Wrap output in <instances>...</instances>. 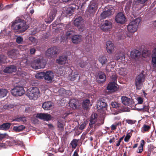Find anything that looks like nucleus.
Instances as JSON below:
<instances>
[{"mask_svg":"<svg viewBox=\"0 0 156 156\" xmlns=\"http://www.w3.org/2000/svg\"><path fill=\"white\" fill-rule=\"evenodd\" d=\"M76 9V5L75 4H73L72 5H70L67 8L66 12L68 14H72L74 12Z\"/></svg>","mask_w":156,"mask_h":156,"instance_id":"28","label":"nucleus"},{"mask_svg":"<svg viewBox=\"0 0 156 156\" xmlns=\"http://www.w3.org/2000/svg\"><path fill=\"white\" fill-rule=\"evenodd\" d=\"M58 126V128H60L61 129H63V125L62 123L61 122H58L57 123Z\"/></svg>","mask_w":156,"mask_h":156,"instance_id":"58","label":"nucleus"},{"mask_svg":"<svg viewBox=\"0 0 156 156\" xmlns=\"http://www.w3.org/2000/svg\"><path fill=\"white\" fill-rule=\"evenodd\" d=\"M112 15L110 14L108 12L104 10V11L101 13V16L102 19H105L107 17H109L111 16Z\"/></svg>","mask_w":156,"mask_h":156,"instance_id":"36","label":"nucleus"},{"mask_svg":"<svg viewBox=\"0 0 156 156\" xmlns=\"http://www.w3.org/2000/svg\"><path fill=\"white\" fill-rule=\"evenodd\" d=\"M78 140L73 139L71 142L70 144L72 146L73 148H75L77 145V143Z\"/></svg>","mask_w":156,"mask_h":156,"instance_id":"43","label":"nucleus"},{"mask_svg":"<svg viewBox=\"0 0 156 156\" xmlns=\"http://www.w3.org/2000/svg\"><path fill=\"white\" fill-rule=\"evenodd\" d=\"M30 64L31 67L37 69L44 68L46 64V62L42 59L38 58L35 59H32L30 61Z\"/></svg>","mask_w":156,"mask_h":156,"instance_id":"2","label":"nucleus"},{"mask_svg":"<svg viewBox=\"0 0 156 156\" xmlns=\"http://www.w3.org/2000/svg\"><path fill=\"white\" fill-rule=\"evenodd\" d=\"M90 102L88 99L84 100L82 103V107L83 109L87 110L89 109Z\"/></svg>","mask_w":156,"mask_h":156,"instance_id":"22","label":"nucleus"},{"mask_svg":"<svg viewBox=\"0 0 156 156\" xmlns=\"http://www.w3.org/2000/svg\"><path fill=\"white\" fill-rule=\"evenodd\" d=\"M54 76L53 73L51 71H47L44 72V79L48 83L52 82Z\"/></svg>","mask_w":156,"mask_h":156,"instance_id":"11","label":"nucleus"},{"mask_svg":"<svg viewBox=\"0 0 156 156\" xmlns=\"http://www.w3.org/2000/svg\"><path fill=\"white\" fill-rule=\"evenodd\" d=\"M78 1L77 3L81 5L82 8H83L84 5L86 4L85 1H83V0H77Z\"/></svg>","mask_w":156,"mask_h":156,"instance_id":"50","label":"nucleus"},{"mask_svg":"<svg viewBox=\"0 0 156 156\" xmlns=\"http://www.w3.org/2000/svg\"><path fill=\"white\" fill-rule=\"evenodd\" d=\"M117 126L115 125H112L111 126V129L112 130H115L116 129Z\"/></svg>","mask_w":156,"mask_h":156,"instance_id":"61","label":"nucleus"},{"mask_svg":"<svg viewBox=\"0 0 156 156\" xmlns=\"http://www.w3.org/2000/svg\"><path fill=\"white\" fill-rule=\"evenodd\" d=\"M106 45L107 52L109 53H112L114 48L113 44L111 41H108L106 43Z\"/></svg>","mask_w":156,"mask_h":156,"instance_id":"24","label":"nucleus"},{"mask_svg":"<svg viewBox=\"0 0 156 156\" xmlns=\"http://www.w3.org/2000/svg\"><path fill=\"white\" fill-rule=\"evenodd\" d=\"M40 91L37 87H30L27 91V94L30 100H36L40 97Z\"/></svg>","mask_w":156,"mask_h":156,"instance_id":"3","label":"nucleus"},{"mask_svg":"<svg viewBox=\"0 0 156 156\" xmlns=\"http://www.w3.org/2000/svg\"><path fill=\"white\" fill-rule=\"evenodd\" d=\"M42 106L45 110H50L53 108L52 103L51 101L44 102L42 104Z\"/></svg>","mask_w":156,"mask_h":156,"instance_id":"21","label":"nucleus"},{"mask_svg":"<svg viewBox=\"0 0 156 156\" xmlns=\"http://www.w3.org/2000/svg\"><path fill=\"white\" fill-rule=\"evenodd\" d=\"M131 137V135H130L129 133H128L127 135L124 138V141L126 142H128L129 139Z\"/></svg>","mask_w":156,"mask_h":156,"instance_id":"53","label":"nucleus"},{"mask_svg":"<svg viewBox=\"0 0 156 156\" xmlns=\"http://www.w3.org/2000/svg\"><path fill=\"white\" fill-rule=\"evenodd\" d=\"M72 156H79L78 152L76 151H75Z\"/></svg>","mask_w":156,"mask_h":156,"instance_id":"64","label":"nucleus"},{"mask_svg":"<svg viewBox=\"0 0 156 156\" xmlns=\"http://www.w3.org/2000/svg\"><path fill=\"white\" fill-rule=\"evenodd\" d=\"M137 101L138 104H141L143 102V99L142 98L138 97L137 98Z\"/></svg>","mask_w":156,"mask_h":156,"instance_id":"57","label":"nucleus"},{"mask_svg":"<svg viewBox=\"0 0 156 156\" xmlns=\"http://www.w3.org/2000/svg\"><path fill=\"white\" fill-rule=\"evenodd\" d=\"M136 3L143 4L145 3L146 1L145 0H135Z\"/></svg>","mask_w":156,"mask_h":156,"instance_id":"54","label":"nucleus"},{"mask_svg":"<svg viewBox=\"0 0 156 156\" xmlns=\"http://www.w3.org/2000/svg\"><path fill=\"white\" fill-rule=\"evenodd\" d=\"M99 79L98 82L101 83H102L105 81L106 80V76L105 74L102 72H101L98 74Z\"/></svg>","mask_w":156,"mask_h":156,"instance_id":"30","label":"nucleus"},{"mask_svg":"<svg viewBox=\"0 0 156 156\" xmlns=\"http://www.w3.org/2000/svg\"><path fill=\"white\" fill-rule=\"evenodd\" d=\"M111 105L113 108H117L120 106V104L116 102H112L111 103Z\"/></svg>","mask_w":156,"mask_h":156,"instance_id":"49","label":"nucleus"},{"mask_svg":"<svg viewBox=\"0 0 156 156\" xmlns=\"http://www.w3.org/2000/svg\"><path fill=\"white\" fill-rule=\"evenodd\" d=\"M73 32L72 31H68L66 34V37L67 39H68L69 38V37H70V35H71L72 33Z\"/></svg>","mask_w":156,"mask_h":156,"instance_id":"55","label":"nucleus"},{"mask_svg":"<svg viewBox=\"0 0 156 156\" xmlns=\"http://www.w3.org/2000/svg\"><path fill=\"white\" fill-rule=\"evenodd\" d=\"M72 42L74 44H78L82 41V36L81 35H75L71 38Z\"/></svg>","mask_w":156,"mask_h":156,"instance_id":"23","label":"nucleus"},{"mask_svg":"<svg viewBox=\"0 0 156 156\" xmlns=\"http://www.w3.org/2000/svg\"><path fill=\"white\" fill-rule=\"evenodd\" d=\"M152 55L151 64L153 67L156 68V48L153 51Z\"/></svg>","mask_w":156,"mask_h":156,"instance_id":"25","label":"nucleus"},{"mask_svg":"<svg viewBox=\"0 0 156 156\" xmlns=\"http://www.w3.org/2000/svg\"><path fill=\"white\" fill-rule=\"evenodd\" d=\"M59 152L62 153L64 151V149L62 147H60L58 149Z\"/></svg>","mask_w":156,"mask_h":156,"instance_id":"62","label":"nucleus"},{"mask_svg":"<svg viewBox=\"0 0 156 156\" xmlns=\"http://www.w3.org/2000/svg\"><path fill=\"white\" fill-rule=\"evenodd\" d=\"M78 102L75 99L71 100L69 102V106L73 109L77 108V104Z\"/></svg>","mask_w":156,"mask_h":156,"instance_id":"29","label":"nucleus"},{"mask_svg":"<svg viewBox=\"0 0 156 156\" xmlns=\"http://www.w3.org/2000/svg\"><path fill=\"white\" fill-rule=\"evenodd\" d=\"M11 125V124L9 122L3 123L0 126V129L2 130H7L9 128Z\"/></svg>","mask_w":156,"mask_h":156,"instance_id":"34","label":"nucleus"},{"mask_svg":"<svg viewBox=\"0 0 156 156\" xmlns=\"http://www.w3.org/2000/svg\"><path fill=\"white\" fill-rule=\"evenodd\" d=\"M98 60L102 66L105 65L108 62L107 58L105 56H102L100 57Z\"/></svg>","mask_w":156,"mask_h":156,"instance_id":"37","label":"nucleus"},{"mask_svg":"<svg viewBox=\"0 0 156 156\" xmlns=\"http://www.w3.org/2000/svg\"><path fill=\"white\" fill-rule=\"evenodd\" d=\"M23 40V38L21 36L17 37L16 38V42L18 44H22Z\"/></svg>","mask_w":156,"mask_h":156,"instance_id":"47","label":"nucleus"},{"mask_svg":"<svg viewBox=\"0 0 156 156\" xmlns=\"http://www.w3.org/2000/svg\"><path fill=\"white\" fill-rule=\"evenodd\" d=\"M18 51L15 49H12L8 52L7 55L9 57L12 58H16L18 54Z\"/></svg>","mask_w":156,"mask_h":156,"instance_id":"18","label":"nucleus"},{"mask_svg":"<svg viewBox=\"0 0 156 156\" xmlns=\"http://www.w3.org/2000/svg\"><path fill=\"white\" fill-rule=\"evenodd\" d=\"M0 112H2L5 110L9 108V106L8 105H3L1 103H0Z\"/></svg>","mask_w":156,"mask_h":156,"instance_id":"40","label":"nucleus"},{"mask_svg":"<svg viewBox=\"0 0 156 156\" xmlns=\"http://www.w3.org/2000/svg\"><path fill=\"white\" fill-rule=\"evenodd\" d=\"M126 122L129 124H133L136 122L135 120H132L130 119H126Z\"/></svg>","mask_w":156,"mask_h":156,"instance_id":"51","label":"nucleus"},{"mask_svg":"<svg viewBox=\"0 0 156 156\" xmlns=\"http://www.w3.org/2000/svg\"><path fill=\"white\" fill-rule=\"evenodd\" d=\"M57 52L58 49L56 47H51L46 51L45 55L48 58H55L56 56Z\"/></svg>","mask_w":156,"mask_h":156,"instance_id":"7","label":"nucleus"},{"mask_svg":"<svg viewBox=\"0 0 156 156\" xmlns=\"http://www.w3.org/2000/svg\"><path fill=\"white\" fill-rule=\"evenodd\" d=\"M12 121H16L18 122H25L26 121V119L25 117H19V116L14 117L13 118Z\"/></svg>","mask_w":156,"mask_h":156,"instance_id":"31","label":"nucleus"},{"mask_svg":"<svg viewBox=\"0 0 156 156\" xmlns=\"http://www.w3.org/2000/svg\"><path fill=\"white\" fill-rule=\"evenodd\" d=\"M74 24L75 26L81 27L84 25V20L81 16H79L74 20Z\"/></svg>","mask_w":156,"mask_h":156,"instance_id":"10","label":"nucleus"},{"mask_svg":"<svg viewBox=\"0 0 156 156\" xmlns=\"http://www.w3.org/2000/svg\"><path fill=\"white\" fill-rule=\"evenodd\" d=\"M11 93L14 96H20L25 93L23 87L20 86H16L11 90Z\"/></svg>","mask_w":156,"mask_h":156,"instance_id":"6","label":"nucleus"},{"mask_svg":"<svg viewBox=\"0 0 156 156\" xmlns=\"http://www.w3.org/2000/svg\"><path fill=\"white\" fill-rule=\"evenodd\" d=\"M16 70V67L14 65H11L6 67L4 69L3 71L5 73H11L15 72Z\"/></svg>","mask_w":156,"mask_h":156,"instance_id":"15","label":"nucleus"},{"mask_svg":"<svg viewBox=\"0 0 156 156\" xmlns=\"http://www.w3.org/2000/svg\"><path fill=\"white\" fill-rule=\"evenodd\" d=\"M112 27V23L108 20L105 21L104 23L101 26V29L103 31H106L109 30Z\"/></svg>","mask_w":156,"mask_h":156,"instance_id":"12","label":"nucleus"},{"mask_svg":"<svg viewBox=\"0 0 156 156\" xmlns=\"http://www.w3.org/2000/svg\"><path fill=\"white\" fill-rule=\"evenodd\" d=\"M125 57V56L124 55L120 54L119 55L116 56L115 59L117 60H118L119 59H121L122 60H124Z\"/></svg>","mask_w":156,"mask_h":156,"instance_id":"46","label":"nucleus"},{"mask_svg":"<svg viewBox=\"0 0 156 156\" xmlns=\"http://www.w3.org/2000/svg\"><path fill=\"white\" fill-rule=\"evenodd\" d=\"M8 93L6 89H0V98H2L6 96Z\"/></svg>","mask_w":156,"mask_h":156,"instance_id":"39","label":"nucleus"},{"mask_svg":"<svg viewBox=\"0 0 156 156\" xmlns=\"http://www.w3.org/2000/svg\"><path fill=\"white\" fill-rule=\"evenodd\" d=\"M36 51V50L34 48H31L30 49V53L31 54H34Z\"/></svg>","mask_w":156,"mask_h":156,"instance_id":"56","label":"nucleus"},{"mask_svg":"<svg viewBox=\"0 0 156 156\" xmlns=\"http://www.w3.org/2000/svg\"><path fill=\"white\" fill-rule=\"evenodd\" d=\"M151 128V125L144 124L142 128V129L143 130V132L144 133L145 132H148L150 129Z\"/></svg>","mask_w":156,"mask_h":156,"instance_id":"38","label":"nucleus"},{"mask_svg":"<svg viewBox=\"0 0 156 156\" xmlns=\"http://www.w3.org/2000/svg\"><path fill=\"white\" fill-rule=\"evenodd\" d=\"M144 71H142L141 73L136 76L135 79V84L136 90L141 89L143 83L145 81V75L144 73Z\"/></svg>","mask_w":156,"mask_h":156,"instance_id":"4","label":"nucleus"},{"mask_svg":"<svg viewBox=\"0 0 156 156\" xmlns=\"http://www.w3.org/2000/svg\"><path fill=\"white\" fill-rule=\"evenodd\" d=\"M97 4L95 1L91 2L89 6V12L90 13L94 12L97 9Z\"/></svg>","mask_w":156,"mask_h":156,"instance_id":"16","label":"nucleus"},{"mask_svg":"<svg viewBox=\"0 0 156 156\" xmlns=\"http://www.w3.org/2000/svg\"><path fill=\"white\" fill-rule=\"evenodd\" d=\"M27 60L26 59H23L20 62V65L22 67H24L27 65Z\"/></svg>","mask_w":156,"mask_h":156,"instance_id":"45","label":"nucleus"},{"mask_svg":"<svg viewBox=\"0 0 156 156\" xmlns=\"http://www.w3.org/2000/svg\"><path fill=\"white\" fill-rule=\"evenodd\" d=\"M126 18L122 12L118 13L115 17V21L118 23L123 24L126 21Z\"/></svg>","mask_w":156,"mask_h":156,"instance_id":"8","label":"nucleus"},{"mask_svg":"<svg viewBox=\"0 0 156 156\" xmlns=\"http://www.w3.org/2000/svg\"><path fill=\"white\" fill-rule=\"evenodd\" d=\"M13 5V4L6 5L5 7V9H8L11 8L12 7Z\"/></svg>","mask_w":156,"mask_h":156,"instance_id":"59","label":"nucleus"},{"mask_svg":"<svg viewBox=\"0 0 156 156\" xmlns=\"http://www.w3.org/2000/svg\"><path fill=\"white\" fill-rule=\"evenodd\" d=\"M140 22V19L137 18L133 21L130 22L127 26L128 31L131 33H133L136 30Z\"/></svg>","mask_w":156,"mask_h":156,"instance_id":"5","label":"nucleus"},{"mask_svg":"<svg viewBox=\"0 0 156 156\" xmlns=\"http://www.w3.org/2000/svg\"><path fill=\"white\" fill-rule=\"evenodd\" d=\"M6 56L3 55H0V64L4 63L6 62Z\"/></svg>","mask_w":156,"mask_h":156,"instance_id":"44","label":"nucleus"},{"mask_svg":"<svg viewBox=\"0 0 156 156\" xmlns=\"http://www.w3.org/2000/svg\"><path fill=\"white\" fill-rule=\"evenodd\" d=\"M29 40L31 42H34L35 41V38L33 37H29Z\"/></svg>","mask_w":156,"mask_h":156,"instance_id":"60","label":"nucleus"},{"mask_svg":"<svg viewBox=\"0 0 156 156\" xmlns=\"http://www.w3.org/2000/svg\"><path fill=\"white\" fill-rule=\"evenodd\" d=\"M122 102L125 105H131V100L126 96H122L121 98Z\"/></svg>","mask_w":156,"mask_h":156,"instance_id":"26","label":"nucleus"},{"mask_svg":"<svg viewBox=\"0 0 156 156\" xmlns=\"http://www.w3.org/2000/svg\"><path fill=\"white\" fill-rule=\"evenodd\" d=\"M44 72H41L36 74L35 77L37 79H41L44 78Z\"/></svg>","mask_w":156,"mask_h":156,"instance_id":"41","label":"nucleus"},{"mask_svg":"<svg viewBox=\"0 0 156 156\" xmlns=\"http://www.w3.org/2000/svg\"><path fill=\"white\" fill-rule=\"evenodd\" d=\"M145 141L144 140H141L140 146L138 147V151H137V152L139 153H141L143 150V147L144 146Z\"/></svg>","mask_w":156,"mask_h":156,"instance_id":"35","label":"nucleus"},{"mask_svg":"<svg viewBox=\"0 0 156 156\" xmlns=\"http://www.w3.org/2000/svg\"><path fill=\"white\" fill-rule=\"evenodd\" d=\"M118 85L115 82L109 83L107 87V89L112 92L116 91L118 90Z\"/></svg>","mask_w":156,"mask_h":156,"instance_id":"13","label":"nucleus"},{"mask_svg":"<svg viewBox=\"0 0 156 156\" xmlns=\"http://www.w3.org/2000/svg\"><path fill=\"white\" fill-rule=\"evenodd\" d=\"M149 109V105H143V107L140 108H138L137 110L138 111H143V112H147L148 111Z\"/></svg>","mask_w":156,"mask_h":156,"instance_id":"42","label":"nucleus"},{"mask_svg":"<svg viewBox=\"0 0 156 156\" xmlns=\"http://www.w3.org/2000/svg\"><path fill=\"white\" fill-rule=\"evenodd\" d=\"M25 129V127L23 125H20L18 126H14L13 129L16 132H19L23 131Z\"/></svg>","mask_w":156,"mask_h":156,"instance_id":"33","label":"nucleus"},{"mask_svg":"<svg viewBox=\"0 0 156 156\" xmlns=\"http://www.w3.org/2000/svg\"><path fill=\"white\" fill-rule=\"evenodd\" d=\"M5 135L4 134L0 133V140H2L5 137Z\"/></svg>","mask_w":156,"mask_h":156,"instance_id":"63","label":"nucleus"},{"mask_svg":"<svg viewBox=\"0 0 156 156\" xmlns=\"http://www.w3.org/2000/svg\"><path fill=\"white\" fill-rule=\"evenodd\" d=\"M78 65L81 68L84 67L87 65V62L80 61L78 63Z\"/></svg>","mask_w":156,"mask_h":156,"instance_id":"48","label":"nucleus"},{"mask_svg":"<svg viewBox=\"0 0 156 156\" xmlns=\"http://www.w3.org/2000/svg\"><path fill=\"white\" fill-rule=\"evenodd\" d=\"M104 10L109 12L112 15L114 14V9L113 8L111 5H108L105 7Z\"/></svg>","mask_w":156,"mask_h":156,"instance_id":"32","label":"nucleus"},{"mask_svg":"<svg viewBox=\"0 0 156 156\" xmlns=\"http://www.w3.org/2000/svg\"><path fill=\"white\" fill-rule=\"evenodd\" d=\"M67 58V56L66 55L61 56L58 59H56V62L59 64H64L66 63Z\"/></svg>","mask_w":156,"mask_h":156,"instance_id":"19","label":"nucleus"},{"mask_svg":"<svg viewBox=\"0 0 156 156\" xmlns=\"http://www.w3.org/2000/svg\"><path fill=\"white\" fill-rule=\"evenodd\" d=\"M56 14V12H51L50 13L47 17L45 20V22L47 23H50L54 19Z\"/></svg>","mask_w":156,"mask_h":156,"instance_id":"14","label":"nucleus"},{"mask_svg":"<svg viewBox=\"0 0 156 156\" xmlns=\"http://www.w3.org/2000/svg\"><path fill=\"white\" fill-rule=\"evenodd\" d=\"M86 125L87 123L85 122H84L80 126L79 129L81 130H83L85 128Z\"/></svg>","mask_w":156,"mask_h":156,"instance_id":"52","label":"nucleus"},{"mask_svg":"<svg viewBox=\"0 0 156 156\" xmlns=\"http://www.w3.org/2000/svg\"><path fill=\"white\" fill-rule=\"evenodd\" d=\"M107 105L106 103L101 100H98L97 103V108L98 109L103 110L106 108Z\"/></svg>","mask_w":156,"mask_h":156,"instance_id":"20","label":"nucleus"},{"mask_svg":"<svg viewBox=\"0 0 156 156\" xmlns=\"http://www.w3.org/2000/svg\"><path fill=\"white\" fill-rule=\"evenodd\" d=\"M11 27L16 33H22L25 31L28 28L29 26L26 24V21L17 17L15 20L11 23Z\"/></svg>","mask_w":156,"mask_h":156,"instance_id":"1","label":"nucleus"},{"mask_svg":"<svg viewBox=\"0 0 156 156\" xmlns=\"http://www.w3.org/2000/svg\"><path fill=\"white\" fill-rule=\"evenodd\" d=\"M37 117L41 119L48 121L51 119L52 117L50 114L45 113H38Z\"/></svg>","mask_w":156,"mask_h":156,"instance_id":"9","label":"nucleus"},{"mask_svg":"<svg viewBox=\"0 0 156 156\" xmlns=\"http://www.w3.org/2000/svg\"><path fill=\"white\" fill-rule=\"evenodd\" d=\"M97 114L94 113V114H92L90 118L89 126L90 127H92L93 125L95 124L97 122Z\"/></svg>","mask_w":156,"mask_h":156,"instance_id":"17","label":"nucleus"},{"mask_svg":"<svg viewBox=\"0 0 156 156\" xmlns=\"http://www.w3.org/2000/svg\"><path fill=\"white\" fill-rule=\"evenodd\" d=\"M130 55L132 58H138L140 55V52L138 50L134 49L131 51Z\"/></svg>","mask_w":156,"mask_h":156,"instance_id":"27","label":"nucleus"}]
</instances>
